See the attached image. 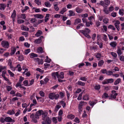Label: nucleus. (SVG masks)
<instances>
[{"instance_id": "4c0bfd02", "label": "nucleus", "mask_w": 124, "mask_h": 124, "mask_svg": "<svg viewBox=\"0 0 124 124\" xmlns=\"http://www.w3.org/2000/svg\"><path fill=\"white\" fill-rule=\"evenodd\" d=\"M82 105L81 104H79L78 107V110L79 112H81L82 110Z\"/></svg>"}, {"instance_id": "c03bdc74", "label": "nucleus", "mask_w": 124, "mask_h": 124, "mask_svg": "<svg viewBox=\"0 0 124 124\" xmlns=\"http://www.w3.org/2000/svg\"><path fill=\"white\" fill-rule=\"evenodd\" d=\"M29 8L28 6H25L24 7V9L21 10L22 13H23L25 11L28 9Z\"/></svg>"}, {"instance_id": "a211bd4d", "label": "nucleus", "mask_w": 124, "mask_h": 124, "mask_svg": "<svg viewBox=\"0 0 124 124\" xmlns=\"http://www.w3.org/2000/svg\"><path fill=\"white\" fill-rule=\"evenodd\" d=\"M67 117L68 119L72 120L73 119L75 118V116L73 115L70 114L67 116Z\"/></svg>"}, {"instance_id": "39448f33", "label": "nucleus", "mask_w": 124, "mask_h": 124, "mask_svg": "<svg viewBox=\"0 0 124 124\" xmlns=\"http://www.w3.org/2000/svg\"><path fill=\"white\" fill-rule=\"evenodd\" d=\"M5 121L8 122H14L15 120H13L12 118L9 117H7L5 118Z\"/></svg>"}, {"instance_id": "a19ab883", "label": "nucleus", "mask_w": 124, "mask_h": 124, "mask_svg": "<svg viewBox=\"0 0 124 124\" xmlns=\"http://www.w3.org/2000/svg\"><path fill=\"white\" fill-rule=\"evenodd\" d=\"M110 3V1L109 0H105V5L108 6L109 5Z\"/></svg>"}, {"instance_id": "6e6552de", "label": "nucleus", "mask_w": 124, "mask_h": 124, "mask_svg": "<svg viewBox=\"0 0 124 124\" xmlns=\"http://www.w3.org/2000/svg\"><path fill=\"white\" fill-rule=\"evenodd\" d=\"M58 72H53L52 73V76L53 77V78L54 79H56V76L57 77V76H58Z\"/></svg>"}, {"instance_id": "c85d7f7f", "label": "nucleus", "mask_w": 124, "mask_h": 124, "mask_svg": "<svg viewBox=\"0 0 124 124\" xmlns=\"http://www.w3.org/2000/svg\"><path fill=\"white\" fill-rule=\"evenodd\" d=\"M44 4L46 7H50L51 5V4H50V2L48 1L45 2Z\"/></svg>"}, {"instance_id": "ddd939ff", "label": "nucleus", "mask_w": 124, "mask_h": 124, "mask_svg": "<svg viewBox=\"0 0 124 124\" xmlns=\"http://www.w3.org/2000/svg\"><path fill=\"white\" fill-rule=\"evenodd\" d=\"M110 45L113 48H115L117 45V43L115 42H112L110 43Z\"/></svg>"}, {"instance_id": "680f3d73", "label": "nucleus", "mask_w": 124, "mask_h": 124, "mask_svg": "<svg viewBox=\"0 0 124 124\" xmlns=\"http://www.w3.org/2000/svg\"><path fill=\"white\" fill-rule=\"evenodd\" d=\"M108 83H112L114 81V79L112 78L108 79Z\"/></svg>"}, {"instance_id": "8fccbe9b", "label": "nucleus", "mask_w": 124, "mask_h": 124, "mask_svg": "<svg viewBox=\"0 0 124 124\" xmlns=\"http://www.w3.org/2000/svg\"><path fill=\"white\" fill-rule=\"evenodd\" d=\"M24 21L22 19H19L17 20V22L18 23L20 24L24 23Z\"/></svg>"}, {"instance_id": "aec40b11", "label": "nucleus", "mask_w": 124, "mask_h": 124, "mask_svg": "<svg viewBox=\"0 0 124 124\" xmlns=\"http://www.w3.org/2000/svg\"><path fill=\"white\" fill-rule=\"evenodd\" d=\"M59 104H61L63 108L65 107L66 106V103L65 102L63 101H61L59 102Z\"/></svg>"}, {"instance_id": "338daca9", "label": "nucleus", "mask_w": 124, "mask_h": 124, "mask_svg": "<svg viewBox=\"0 0 124 124\" xmlns=\"http://www.w3.org/2000/svg\"><path fill=\"white\" fill-rule=\"evenodd\" d=\"M39 93L40 95L44 97V93L42 91H41L39 92Z\"/></svg>"}, {"instance_id": "c756f323", "label": "nucleus", "mask_w": 124, "mask_h": 124, "mask_svg": "<svg viewBox=\"0 0 124 124\" xmlns=\"http://www.w3.org/2000/svg\"><path fill=\"white\" fill-rule=\"evenodd\" d=\"M69 16H74L75 15V13L72 10H70L69 11Z\"/></svg>"}, {"instance_id": "ea45409f", "label": "nucleus", "mask_w": 124, "mask_h": 124, "mask_svg": "<svg viewBox=\"0 0 124 124\" xmlns=\"http://www.w3.org/2000/svg\"><path fill=\"white\" fill-rule=\"evenodd\" d=\"M95 89L97 90H99L100 88V85H96L94 87Z\"/></svg>"}, {"instance_id": "0eeeda50", "label": "nucleus", "mask_w": 124, "mask_h": 124, "mask_svg": "<svg viewBox=\"0 0 124 124\" xmlns=\"http://www.w3.org/2000/svg\"><path fill=\"white\" fill-rule=\"evenodd\" d=\"M120 24V22L118 21H116V23H115V26L117 30L118 31H119L120 29L119 27V24Z\"/></svg>"}, {"instance_id": "5701e85b", "label": "nucleus", "mask_w": 124, "mask_h": 124, "mask_svg": "<svg viewBox=\"0 0 124 124\" xmlns=\"http://www.w3.org/2000/svg\"><path fill=\"white\" fill-rule=\"evenodd\" d=\"M67 10V9L66 8H63L60 12V13L62 14H63Z\"/></svg>"}, {"instance_id": "bb28decb", "label": "nucleus", "mask_w": 124, "mask_h": 124, "mask_svg": "<svg viewBox=\"0 0 124 124\" xmlns=\"http://www.w3.org/2000/svg\"><path fill=\"white\" fill-rule=\"evenodd\" d=\"M83 99L84 100H88L89 99V97L87 94H85L84 96Z\"/></svg>"}, {"instance_id": "a18cd8bd", "label": "nucleus", "mask_w": 124, "mask_h": 124, "mask_svg": "<svg viewBox=\"0 0 124 124\" xmlns=\"http://www.w3.org/2000/svg\"><path fill=\"white\" fill-rule=\"evenodd\" d=\"M37 54L33 53L31 54V58H33L34 57H37Z\"/></svg>"}, {"instance_id": "2f4dec72", "label": "nucleus", "mask_w": 124, "mask_h": 124, "mask_svg": "<svg viewBox=\"0 0 124 124\" xmlns=\"http://www.w3.org/2000/svg\"><path fill=\"white\" fill-rule=\"evenodd\" d=\"M8 65L10 66V67L11 68H13V66L12 65V62L10 59H9L8 62Z\"/></svg>"}, {"instance_id": "f257e3e1", "label": "nucleus", "mask_w": 124, "mask_h": 124, "mask_svg": "<svg viewBox=\"0 0 124 124\" xmlns=\"http://www.w3.org/2000/svg\"><path fill=\"white\" fill-rule=\"evenodd\" d=\"M90 30L88 28H86L84 30H80V32L82 33L86 37L88 38H90L91 37L88 34L90 32Z\"/></svg>"}, {"instance_id": "3c124183", "label": "nucleus", "mask_w": 124, "mask_h": 124, "mask_svg": "<svg viewBox=\"0 0 124 124\" xmlns=\"http://www.w3.org/2000/svg\"><path fill=\"white\" fill-rule=\"evenodd\" d=\"M7 90L8 91L11 90L12 89L11 86H6Z\"/></svg>"}, {"instance_id": "cd10ccee", "label": "nucleus", "mask_w": 124, "mask_h": 124, "mask_svg": "<svg viewBox=\"0 0 124 124\" xmlns=\"http://www.w3.org/2000/svg\"><path fill=\"white\" fill-rule=\"evenodd\" d=\"M16 51V49L15 47L12 48L11 52L10 53L11 55H12L14 54Z\"/></svg>"}, {"instance_id": "412c9836", "label": "nucleus", "mask_w": 124, "mask_h": 124, "mask_svg": "<svg viewBox=\"0 0 124 124\" xmlns=\"http://www.w3.org/2000/svg\"><path fill=\"white\" fill-rule=\"evenodd\" d=\"M76 12L78 13H81L83 11V9L78 7H77L76 9Z\"/></svg>"}, {"instance_id": "c9c22d12", "label": "nucleus", "mask_w": 124, "mask_h": 124, "mask_svg": "<svg viewBox=\"0 0 124 124\" xmlns=\"http://www.w3.org/2000/svg\"><path fill=\"white\" fill-rule=\"evenodd\" d=\"M7 113L10 115H12L14 114L15 113L13 110H12L8 111Z\"/></svg>"}, {"instance_id": "f8f14e48", "label": "nucleus", "mask_w": 124, "mask_h": 124, "mask_svg": "<svg viewBox=\"0 0 124 124\" xmlns=\"http://www.w3.org/2000/svg\"><path fill=\"white\" fill-rule=\"evenodd\" d=\"M6 6V5L4 4H0V9L1 10H4Z\"/></svg>"}, {"instance_id": "49530a36", "label": "nucleus", "mask_w": 124, "mask_h": 124, "mask_svg": "<svg viewBox=\"0 0 124 124\" xmlns=\"http://www.w3.org/2000/svg\"><path fill=\"white\" fill-rule=\"evenodd\" d=\"M113 72L111 71H107L106 74L108 75H111L113 74Z\"/></svg>"}, {"instance_id": "de8ad7c7", "label": "nucleus", "mask_w": 124, "mask_h": 124, "mask_svg": "<svg viewBox=\"0 0 124 124\" xmlns=\"http://www.w3.org/2000/svg\"><path fill=\"white\" fill-rule=\"evenodd\" d=\"M16 67L18 68V71H20L22 70V69L20 67V64L17 65L16 66Z\"/></svg>"}, {"instance_id": "4468645a", "label": "nucleus", "mask_w": 124, "mask_h": 124, "mask_svg": "<svg viewBox=\"0 0 124 124\" xmlns=\"http://www.w3.org/2000/svg\"><path fill=\"white\" fill-rule=\"evenodd\" d=\"M63 75V72H61L59 75L58 74V76H57V78H60L61 79L63 78H64Z\"/></svg>"}, {"instance_id": "b1692460", "label": "nucleus", "mask_w": 124, "mask_h": 124, "mask_svg": "<svg viewBox=\"0 0 124 124\" xmlns=\"http://www.w3.org/2000/svg\"><path fill=\"white\" fill-rule=\"evenodd\" d=\"M31 118H34L36 119H38L39 117V116L35 114L34 115L33 114H32L30 116Z\"/></svg>"}, {"instance_id": "72a5a7b5", "label": "nucleus", "mask_w": 124, "mask_h": 124, "mask_svg": "<svg viewBox=\"0 0 124 124\" xmlns=\"http://www.w3.org/2000/svg\"><path fill=\"white\" fill-rule=\"evenodd\" d=\"M78 85H80L82 86H84L85 85V83L79 81H78Z\"/></svg>"}, {"instance_id": "a878e982", "label": "nucleus", "mask_w": 124, "mask_h": 124, "mask_svg": "<svg viewBox=\"0 0 124 124\" xmlns=\"http://www.w3.org/2000/svg\"><path fill=\"white\" fill-rule=\"evenodd\" d=\"M121 81V80L120 78L117 79L114 83V84L116 85L118 84Z\"/></svg>"}, {"instance_id": "4be33fe9", "label": "nucleus", "mask_w": 124, "mask_h": 124, "mask_svg": "<svg viewBox=\"0 0 124 124\" xmlns=\"http://www.w3.org/2000/svg\"><path fill=\"white\" fill-rule=\"evenodd\" d=\"M61 107V106L57 105L55 107L54 111L57 112Z\"/></svg>"}, {"instance_id": "f03ea898", "label": "nucleus", "mask_w": 124, "mask_h": 124, "mask_svg": "<svg viewBox=\"0 0 124 124\" xmlns=\"http://www.w3.org/2000/svg\"><path fill=\"white\" fill-rule=\"evenodd\" d=\"M49 98L51 100H53L54 99H57L59 97V95L58 94H56L54 93H50L49 95Z\"/></svg>"}, {"instance_id": "5fc2aeb1", "label": "nucleus", "mask_w": 124, "mask_h": 124, "mask_svg": "<svg viewBox=\"0 0 124 124\" xmlns=\"http://www.w3.org/2000/svg\"><path fill=\"white\" fill-rule=\"evenodd\" d=\"M119 58L120 60L124 62V56L122 55L119 56Z\"/></svg>"}, {"instance_id": "dca6fc26", "label": "nucleus", "mask_w": 124, "mask_h": 124, "mask_svg": "<svg viewBox=\"0 0 124 124\" xmlns=\"http://www.w3.org/2000/svg\"><path fill=\"white\" fill-rule=\"evenodd\" d=\"M42 32L41 31L39 30L35 34V35L37 37H39L42 34Z\"/></svg>"}, {"instance_id": "37998d69", "label": "nucleus", "mask_w": 124, "mask_h": 124, "mask_svg": "<svg viewBox=\"0 0 124 124\" xmlns=\"http://www.w3.org/2000/svg\"><path fill=\"white\" fill-rule=\"evenodd\" d=\"M18 59L20 61H22L24 60V57L22 55H20L19 58Z\"/></svg>"}, {"instance_id": "6e6d98bb", "label": "nucleus", "mask_w": 124, "mask_h": 124, "mask_svg": "<svg viewBox=\"0 0 124 124\" xmlns=\"http://www.w3.org/2000/svg\"><path fill=\"white\" fill-rule=\"evenodd\" d=\"M114 57H117V55L116 54L113 52H111L110 53Z\"/></svg>"}, {"instance_id": "f704fd0d", "label": "nucleus", "mask_w": 124, "mask_h": 124, "mask_svg": "<svg viewBox=\"0 0 124 124\" xmlns=\"http://www.w3.org/2000/svg\"><path fill=\"white\" fill-rule=\"evenodd\" d=\"M93 23L91 21L90 22H87L86 23V25L87 27H89L90 26V24L92 25V24Z\"/></svg>"}, {"instance_id": "6ab92c4d", "label": "nucleus", "mask_w": 124, "mask_h": 124, "mask_svg": "<svg viewBox=\"0 0 124 124\" xmlns=\"http://www.w3.org/2000/svg\"><path fill=\"white\" fill-rule=\"evenodd\" d=\"M42 112L43 111L42 110H39L36 112L35 115L39 116L42 114Z\"/></svg>"}, {"instance_id": "774afa93", "label": "nucleus", "mask_w": 124, "mask_h": 124, "mask_svg": "<svg viewBox=\"0 0 124 124\" xmlns=\"http://www.w3.org/2000/svg\"><path fill=\"white\" fill-rule=\"evenodd\" d=\"M52 120L53 122L55 124H56L57 123V120L55 117H53L52 119Z\"/></svg>"}, {"instance_id": "20e7f679", "label": "nucleus", "mask_w": 124, "mask_h": 124, "mask_svg": "<svg viewBox=\"0 0 124 124\" xmlns=\"http://www.w3.org/2000/svg\"><path fill=\"white\" fill-rule=\"evenodd\" d=\"M48 113L46 111H43L42 113V119L45 121V119H46L48 117L47 116Z\"/></svg>"}, {"instance_id": "bf43d9fd", "label": "nucleus", "mask_w": 124, "mask_h": 124, "mask_svg": "<svg viewBox=\"0 0 124 124\" xmlns=\"http://www.w3.org/2000/svg\"><path fill=\"white\" fill-rule=\"evenodd\" d=\"M101 56V54L99 53H98L96 56V57L97 58H100Z\"/></svg>"}, {"instance_id": "7c9ffc66", "label": "nucleus", "mask_w": 124, "mask_h": 124, "mask_svg": "<svg viewBox=\"0 0 124 124\" xmlns=\"http://www.w3.org/2000/svg\"><path fill=\"white\" fill-rule=\"evenodd\" d=\"M37 51L38 53H40L43 52V51L42 47H40L38 48L37 50Z\"/></svg>"}, {"instance_id": "473e14b6", "label": "nucleus", "mask_w": 124, "mask_h": 124, "mask_svg": "<svg viewBox=\"0 0 124 124\" xmlns=\"http://www.w3.org/2000/svg\"><path fill=\"white\" fill-rule=\"evenodd\" d=\"M104 62L103 60H101L99 61L98 62V64L99 66H101L103 65L104 63Z\"/></svg>"}, {"instance_id": "58836bf2", "label": "nucleus", "mask_w": 124, "mask_h": 124, "mask_svg": "<svg viewBox=\"0 0 124 124\" xmlns=\"http://www.w3.org/2000/svg\"><path fill=\"white\" fill-rule=\"evenodd\" d=\"M83 24L82 23H80L76 27V29H78L80 28L81 26L82 27L84 26Z\"/></svg>"}, {"instance_id": "423d86ee", "label": "nucleus", "mask_w": 124, "mask_h": 124, "mask_svg": "<svg viewBox=\"0 0 124 124\" xmlns=\"http://www.w3.org/2000/svg\"><path fill=\"white\" fill-rule=\"evenodd\" d=\"M43 36H40L38 39L34 41V43L36 44H39L41 42V39H43Z\"/></svg>"}, {"instance_id": "7ed1b4c3", "label": "nucleus", "mask_w": 124, "mask_h": 124, "mask_svg": "<svg viewBox=\"0 0 124 124\" xmlns=\"http://www.w3.org/2000/svg\"><path fill=\"white\" fill-rule=\"evenodd\" d=\"M2 46L5 48H8L9 47V43L8 42L6 41H3L1 42Z\"/></svg>"}, {"instance_id": "9b49d317", "label": "nucleus", "mask_w": 124, "mask_h": 124, "mask_svg": "<svg viewBox=\"0 0 124 124\" xmlns=\"http://www.w3.org/2000/svg\"><path fill=\"white\" fill-rule=\"evenodd\" d=\"M116 52L119 56H120L121 54L122 53V52L121 50V48L120 47H118Z\"/></svg>"}, {"instance_id": "2eb2a0df", "label": "nucleus", "mask_w": 124, "mask_h": 124, "mask_svg": "<svg viewBox=\"0 0 124 124\" xmlns=\"http://www.w3.org/2000/svg\"><path fill=\"white\" fill-rule=\"evenodd\" d=\"M54 8L55 10L56 11H58L59 9V8L57 6L58 4L57 2H55L54 3Z\"/></svg>"}, {"instance_id": "393cba45", "label": "nucleus", "mask_w": 124, "mask_h": 124, "mask_svg": "<svg viewBox=\"0 0 124 124\" xmlns=\"http://www.w3.org/2000/svg\"><path fill=\"white\" fill-rule=\"evenodd\" d=\"M22 30H23L25 31H29V29L26 26L23 25L22 27Z\"/></svg>"}, {"instance_id": "0e129e2a", "label": "nucleus", "mask_w": 124, "mask_h": 124, "mask_svg": "<svg viewBox=\"0 0 124 124\" xmlns=\"http://www.w3.org/2000/svg\"><path fill=\"white\" fill-rule=\"evenodd\" d=\"M21 18L23 19H25L26 18V17L25 16V14H21Z\"/></svg>"}, {"instance_id": "f3484780", "label": "nucleus", "mask_w": 124, "mask_h": 124, "mask_svg": "<svg viewBox=\"0 0 124 124\" xmlns=\"http://www.w3.org/2000/svg\"><path fill=\"white\" fill-rule=\"evenodd\" d=\"M47 124H50L51 123V120L48 117L45 119V120Z\"/></svg>"}, {"instance_id": "69168bd1", "label": "nucleus", "mask_w": 124, "mask_h": 124, "mask_svg": "<svg viewBox=\"0 0 124 124\" xmlns=\"http://www.w3.org/2000/svg\"><path fill=\"white\" fill-rule=\"evenodd\" d=\"M117 94H118L117 93H115L114 95H111V97L115 99L116 98V96H117Z\"/></svg>"}, {"instance_id": "603ef678", "label": "nucleus", "mask_w": 124, "mask_h": 124, "mask_svg": "<svg viewBox=\"0 0 124 124\" xmlns=\"http://www.w3.org/2000/svg\"><path fill=\"white\" fill-rule=\"evenodd\" d=\"M74 121L75 122L78 123H80V121L79 119L77 117H76L75 118L74 120Z\"/></svg>"}, {"instance_id": "864d4df0", "label": "nucleus", "mask_w": 124, "mask_h": 124, "mask_svg": "<svg viewBox=\"0 0 124 124\" xmlns=\"http://www.w3.org/2000/svg\"><path fill=\"white\" fill-rule=\"evenodd\" d=\"M83 93H81L79 95L78 97L77 98L78 100H81L82 98V94Z\"/></svg>"}, {"instance_id": "79ce46f5", "label": "nucleus", "mask_w": 124, "mask_h": 124, "mask_svg": "<svg viewBox=\"0 0 124 124\" xmlns=\"http://www.w3.org/2000/svg\"><path fill=\"white\" fill-rule=\"evenodd\" d=\"M16 16V12L15 10H13V13L11 16V17H15Z\"/></svg>"}, {"instance_id": "4d7b16f0", "label": "nucleus", "mask_w": 124, "mask_h": 124, "mask_svg": "<svg viewBox=\"0 0 124 124\" xmlns=\"http://www.w3.org/2000/svg\"><path fill=\"white\" fill-rule=\"evenodd\" d=\"M80 80H81L86 81L87 80V78L85 77H81L80 78Z\"/></svg>"}, {"instance_id": "1a4fd4ad", "label": "nucleus", "mask_w": 124, "mask_h": 124, "mask_svg": "<svg viewBox=\"0 0 124 124\" xmlns=\"http://www.w3.org/2000/svg\"><path fill=\"white\" fill-rule=\"evenodd\" d=\"M34 16L37 18L42 19L44 17V16L43 15L39 14L35 15H34Z\"/></svg>"}, {"instance_id": "09e8293b", "label": "nucleus", "mask_w": 124, "mask_h": 124, "mask_svg": "<svg viewBox=\"0 0 124 124\" xmlns=\"http://www.w3.org/2000/svg\"><path fill=\"white\" fill-rule=\"evenodd\" d=\"M108 28L111 29L114 31H115V29L114 27L113 26L111 25H109L108 26Z\"/></svg>"}, {"instance_id": "052dcab7", "label": "nucleus", "mask_w": 124, "mask_h": 124, "mask_svg": "<svg viewBox=\"0 0 124 124\" xmlns=\"http://www.w3.org/2000/svg\"><path fill=\"white\" fill-rule=\"evenodd\" d=\"M37 20L35 18H31L30 20V22L32 23H35Z\"/></svg>"}, {"instance_id": "e433bc0d", "label": "nucleus", "mask_w": 124, "mask_h": 124, "mask_svg": "<svg viewBox=\"0 0 124 124\" xmlns=\"http://www.w3.org/2000/svg\"><path fill=\"white\" fill-rule=\"evenodd\" d=\"M35 2L38 5H40L41 4L40 0H35Z\"/></svg>"}, {"instance_id": "9d476101", "label": "nucleus", "mask_w": 124, "mask_h": 124, "mask_svg": "<svg viewBox=\"0 0 124 124\" xmlns=\"http://www.w3.org/2000/svg\"><path fill=\"white\" fill-rule=\"evenodd\" d=\"M81 22V19L79 18H78L74 20V24L76 25L78 24L79 23H80Z\"/></svg>"}, {"instance_id": "13d9d810", "label": "nucleus", "mask_w": 124, "mask_h": 124, "mask_svg": "<svg viewBox=\"0 0 124 124\" xmlns=\"http://www.w3.org/2000/svg\"><path fill=\"white\" fill-rule=\"evenodd\" d=\"M108 95L106 93H104L102 95V97L103 98H107L108 97Z\"/></svg>"}, {"instance_id": "e2e57ef3", "label": "nucleus", "mask_w": 124, "mask_h": 124, "mask_svg": "<svg viewBox=\"0 0 124 124\" xmlns=\"http://www.w3.org/2000/svg\"><path fill=\"white\" fill-rule=\"evenodd\" d=\"M108 20L107 18H105L103 20V22L107 24L108 23Z\"/></svg>"}]
</instances>
